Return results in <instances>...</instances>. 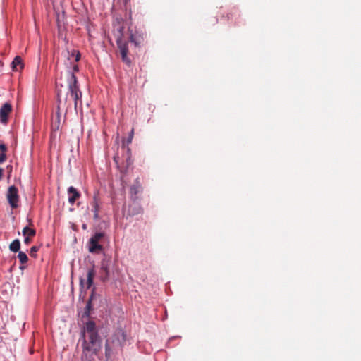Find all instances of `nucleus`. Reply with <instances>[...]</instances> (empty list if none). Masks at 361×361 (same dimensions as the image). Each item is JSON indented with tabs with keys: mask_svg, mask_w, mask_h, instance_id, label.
I'll use <instances>...</instances> for the list:
<instances>
[{
	"mask_svg": "<svg viewBox=\"0 0 361 361\" xmlns=\"http://www.w3.org/2000/svg\"><path fill=\"white\" fill-rule=\"evenodd\" d=\"M83 338L82 347L83 353L87 352L97 355L102 347V340L99 336L96 324L93 321L86 322L84 330L82 331Z\"/></svg>",
	"mask_w": 361,
	"mask_h": 361,
	"instance_id": "nucleus-1",
	"label": "nucleus"
},
{
	"mask_svg": "<svg viewBox=\"0 0 361 361\" xmlns=\"http://www.w3.org/2000/svg\"><path fill=\"white\" fill-rule=\"evenodd\" d=\"M68 94H70L71 97L74 100V107L75 109H77L78 103H81L82 92L79 89L77 78L75 74L71 73L70 75V78L68 80Z\"/></svg>",
	"mask_w": 361,
	"mask_h": 361,
	"instance_id": "nucleus-2",
	"label": "nucleus"
},
{
	"mask_svg": "<svg viewBox=\"0 0 361 361\" xmlns=\"http://www.w3.org/2000/svg\"><path fill=\"white\" fill-rule=\"evenodd\" d=\"M104 238V233L102 232L96 233L89 240V251L92 253H97L102 250V245L99 244L101 240Z\"/></svg>",
	"mask_w": 361,
	"mask_h": 361,
	"instance_id": "nucleus-3",
	"label": "nucleus"
},
{
	"mask_svg": "<svg viewBox=\"0 0 361 361\" xmlns=\"http://www.w3.org/2000/svg\"><path fill=\"white\" fill-rule=\"evenodd\" d=\"M116 42L123 62H124L128 66H130L131 63V61L128 56V42L126 41L123 40L121 37L117 39Z\"/></svg>",
	"mask_w": 361,
	"mask_h": 361,
	"instance_id": "nucleus-4",
	"label": "nucleus"
},
{
	"mask_svg": "<svg viewBox=\"0 0 361 361\" xmlns=\"http://www.w3.org/2000/svg\"><path fill=\"white\" fill-rule=\"evenodd\" d=\"M6 197L9 204L13 209L18 207L19 201L18 190L15 185L8 188Z\"/></svg>",
	"mask_w": 361,
	"mask_h": 361,
	"instance_id": "nucleus-5",
	"label": "nucleus"
},
{
	"mask_svg": "<svg viewBox=\"0 0 361 361\" xmlns=\"http://www.w3.org/2000/svg\"><path fill=\"white\" fill-rule=\"evenodd\" d=\"M129 40L134 44L135 47H139L144 44L145 35L142 32L130 30Z\"/></svg>",
	"mask_w": 361,
	"mask_h": 361,
	"instance_id": "nucleus-6",
	"label": "nucleus"
},
{
	"mask_svg": "<svg viewBox=\"0 0 361 361\" xmlns=\"http://www.w3.org/2000/svg\"><path fill=\"white\" fill-rule=\"evenodd\" d=\"M142 187L139 178H137L133 184L130 188V194L133 200H137L138 199V195L142 193Z\"/></svg>",
	"mask_w": 361,
	"mask_h": 361,
	"instance_id": "nucleus-7",
	"label": "nucleus"
},
{
	"mask_svg": "<svg viewBox=\"0 0 361 361\" xmlns=\"http://www.w3.org/2000/svg\"><path fill=\"white\" fill-rule=\"evenodd\" d=\"M58 99H57V111H56V116L58 118L61 116V110L65 109L66 112H67L68 109L71 106V102H68V97L67 95L66 97L62 99L61 98L60 94L58 93Z\"/></svg>",
	"mask_w": 361,
	"mask_h": 361,
	"instance_id": "nucleus-8",
	"label": "nucleus"
},
{
	"mask_svg": "<svg viewBox=\"0 0 361 361\" xmlns=\"http://www.w3.org/2000/svg\"><path fill=\"white\" fill-rule=\"evenodd\" d=\"M12 111V106L9 103H5L0 109V121L3 123L8 121V116Z\"/></svg>",
	"mask_w": 361,
	"mask_h": 361,
	"instance_id": "nucleus-9",
	"label": "nucleus"
},
{
	"mask_svg": "<svg viewBox=\"0 0 361 361\" xmlns=\"http://www.w3.org/2000/svg\"><path fill=\"white\" fill-rule=\"evenodd\" d=\"M113 343L122 346L126 342V334L122 329H117L113 336Z\"/></svg>",
	"mask_w": 361,
	"mask_h": 361,
	"instance_id": "nucleus-10",
	"label": "nucleus"
},
{
	"mask_svg": "<svg viewBox=\"0 0 361 361\" xmlns=\"http://www.w3.org/2000/svg\"><path fill=\"white\" fill-rule=\"evenodd\" d=\"M68 193L69 195L68 202L72 205L80 197V193L73 186H70L68 188Z\"/></svg>",
	"mask_w": 361,
	"mask_h": 361,
	"instance_id": "nucleus-11",
	"label": "nucleus"
},
{
	"mask_svg": "<svg viewBox=\"0 0 361 361\" xmlns=\"http://www.w3.org/2000/svg\"><path fill=\"white\" fill-rule=\"evenodd\" d=\"M91 205L92 207V211L94 213V219H97L99 218V203L97 196H94Z\"/></svg>",
	"mask_w": 361,
	"mask_h": 361,
	"instance_id": "nucleus-12",
	"label": "nucleus"
},
{
	"mask_svg": "<svg viewBox=\"0 0 361 361\" xmlns=\"http://www.w3.org/2000/svg\"><path fill=\"white\" fill-rule=\"evenodd\" d=\"M95 271L93 268L88 269L87 273V281H86V288L89 289L93 284V280L95 276Z\"/></svg>",
	"mask_w": 361,
	"mask_h": 361,
	"instance_id": "nucleus-13",
	"label": "nucleus"
},
{
	"mask_svg": "<svg viewBox=\"0 0 361 361\" xmlns=\"http://www.w3.org/2000/svg\"><path fill=\"white\" fill-rule=\"evenodd\" d=\"M11 65H12L13 71H18V66L20 67V69L23 68V63L22 59L19 56H16L14 58Z\"/></svg>",
	"mask_w": 361,
	"mask_h": 361,
	"instance_id": "nucleus-14",
	"label": "nucleus"
},
{
	"mask_svg": "<svg viewBox=\"0 0 361 361\" xmlns=\"http://www.w3.org/2000/svg\"><path fill=\"white\" fill-rule=\"evenodd\" d=\"M20 248V242L18 239L14 240L9 245V249L13 252H19Z\"/></svg>",
	"mask_w": 361,
	"mask_h": 361,
	"instance_id": "nucleus-15",
	"label": "nucleus"
},
{
	"mask_svg": "<svg viewBox=\"0 0 361 361\" xmlns=\"http://www.w3.org/2000/svg\"><path fill=\"white\" fill-rule=\"evenodd\" d=\"M23 235L24 236L34 237L36 234V231L33 228H30L28 226H25L23 229Z\"/></svg>",
	"mask_w": 361,
	"mask_h": 361,
	"instance_id": "nucleus-16",
	"label": "nucleus"
},
{
	"mask_svg": "<svg viewBox=\"0 0 361 361\" xmlns=\"http://www.w3.org/2000/svg\"><path fill=\"white\" fill-rule=\"evenodd\" d=\"M18 258L22 264L27 263V262L28 261V257L27 255L22 251L18 252Z\"/></svg>",
	"mask_w": 361,
	"mask_h": 361,
	"instance_id": "nucleus-17",
	"label": "nucleus"
},
{
	"mask_svg": "<svg viewBox=\"0 0 361 361\" xmlns=\"http://www.w3.org/2000/svg\"><path fill=\"white\" fill-rule=\"evenodd\" d=\"M122 149H126V152H127L126 165H127V167H128V166H129L132 164V161H131V159H130V149L129 147H126V148L125 142H123V145H122Z\"/></svg>",
	"mask_w": 361,
	"mask_h": 361,
	"instance_id": "nucleus-18",
	"label": "nucleus"
},
{
	"mask_svg": "<svg viewBox=\"0 0 361 361\" xmlns=\"http://www.w3.org/2000/svg\"><path fill=\"white\" fill-rule=\"evenodd\" d=\"M92 296H91V298L89 299L87 305H86V311H85V314L89 316L90 314V311L92 308Z\"/></svg>",
	"mask_w": 361,
	"mask_h": 361,
	"instance_id": "nucleus-19",
	"label": "nucleus"
},
{
	"mask_svg": "<svg viewBox=\"0 0 361 361\" xmlns=\"http://www.w3.org/2000/svg\"><path fill=\"white\" fill-rule=\"evenodd\" d=\"M39 250V247H37V246H32L31 248H30V255L31 257H36V252Z\"/></svg>",
	"mask_w": 361,
	"mask_h": 361,
	"instance_id": "nucleus-20",
	"label": "nucleus"
},
{
	"mask_svg": "<svg viewBox=\"0 0 361 361\" xmlns=\"http://www.w3.org/2000/svg\"><path fill=\"white\" fill-rule=\"evenodd\" d=\"M72 56H75V61H78L80 59V54L78 51L73 50L71 54Z\"/></svg>",
	"mask_w": 361,
	"mask_h": 361,
	"instance_id": "nucleus-21",
	"label": "nucleus"
},
{
	"mask_svg": "<svg viewBox=\"0 0 361 361\" xmlns=\"http://www.w3.org/2000/svg\"><path fill=\"white\" fill-rule=\"evenodd\" d=\"M105 355L106 357H109L111 356V349L108 344V341L105 345Z\"/></svg>",
	"mask_w": 361,
	"mask_h": 361,
	"instance_id": "nucleus-22",
	"label": "nucleus"
},
{
	"mask_svg": "<svg viewBox=\"0 0 361 361\" xmlns=\"http://www.w3.org/2000/svg\"><path fill=\"white\" fill-rule=\"evenodd\" d=\"M133 135H134V130L132 129L131 131H130V133L129 135V137H128V140L126 141L127 145H129L130 143H131L132 139L133 137Z\"/></svg>",
	"mask_w": 361,
	"mask_h": 361,
	"instance_id": "nucleus-23",
	"label": "nucleus"
},
{
	"mask_svg": "<svg viewBox=\"0 0 361 361\" xmlns=\"http://www.w3.org/2000/svg\"><path fill=\"white\" fill-rule=\"evenodd\" d=\"M6 159V155L5 152H1L0 153V164L4 162Z\"/></svg>",
	"mask_w": 361,
	"mask_h": 361,
	"instance_id": "nucleus-24",
	"label": "nucleus"
},
{
	"mask_svg": "<svg viewBox=\"0 0 361 361\" xmlns=\"http://www.w3.org/2000/svg\"><path fill=\"white\" fill-rule=\"evenodd\" d=\"M31 237H29V236H25V239H24V243L26 245H29L30 243H31V239H30Z\"/></svg>",
	"mask_w": 361,
	"mask_h": 361,
	"instance_id": "nucleus-25",
	"label": "nucleus"
},
{
	"mask_svg": "<svg viewBox=\"0 0 361 361\" xmlns=\"http://www.w3.org/2000/svg\"><path fill=\"white\" fill-rule=\"evenodd\" d=\"M79 71V68H78V66L77 64H75L73 66V73H69V75L71 74V73H75V72H78ZM70 78V77L68 78V79Z\"/></svg>",
	"mask_w": 361,
	"mask_h": 361,
	"instance_id": "nucleus-26",
	"label": "nucleus"
},
{
	"mask_svg": "<svg viewBox=\"0 0 361 361\" xmlns=\"http://www.w3.org/2000/svg\"><path fill=\"white\" fill-rule=\"evenodd\" d=\"M0 149L1 150V152H5L6 149V145L4 144H0Z\"/></svg>",
	"mask_w": 361,
	"mask_h": 361,
	"instance_id": "nucleus-27",
	"label": "nucleus"
},
{
	"mask_svg": "<svg viewBox=\"0 0 361 361\" xmlns=\"http://www.w3.org/2000/svg\"><path fill=\"white\" fill-rule=\"evenodd\" d=\"M3 173H4V169L2 168H0V180L3 177Z\"/></svg>",
	"mask_w": 361,
	"mask_h": 361,
	"instance_id": "nucleus-28",
	"label": "nucleus"
},
{
	"mask_svg": "<svg viewBox=\"0 0 361 361\" xmlns=\"http://www.w3.org/2000/svg\"><path fill=\"white\" fill-rule=\"evenodd\" d=\"M118 157H116V156H115V157H114V161H115L116 163L118 162V161H117V159H118Z\"/></svg>",
	"mask_w": 361,
	"mask_h": 361,
	"instance_id": "nucleus-29",
	"label": "nucleus"
},
{
	"mask_svg": "<svg viewBox=\"0 0 361 361\" xmlns=\"http://www.w3.org/2000/svg\"><path fill=\"white\" fill-rule=\"evenodd\" d=\"M80 284L82 286L83 285V280L82 279H80Z\"/></svg>",
	"mask_w": 361,
	"mask_h": 361,
	"instance_id": "nucleus-30",
	"label": "nucleus"
}]
</instances>
